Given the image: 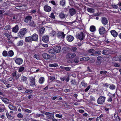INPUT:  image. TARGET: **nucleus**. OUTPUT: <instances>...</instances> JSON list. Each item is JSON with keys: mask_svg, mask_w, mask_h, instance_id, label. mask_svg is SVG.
<instances>
[{"mask_svg": "<svg viewBox=\"0 0 121 121\" xmlns=\"http://www.w3.org/2000/svg\"><path fill=\"white\" fill-rule=\"evenodd\" d=\"M85 34L83 32H81L75 35L76 38L80 41H82L85 37Z\"/></svg>", "mask_w": 121, "mask_h": 121, "instance_id": "obj_1", "label": "nucleus"}, {"mask_svg": "<svg viewBox=\"0 0 121 121\" xmlns=\"http://www.w3.org/2000/svg\"><path fill=\"white\" fill-rule=\"evenodd\" d=\"M27 30L26 28H23L21 29L18 34V36L20 38H22L23 36L27 32Z\"/></svg>", "mask_w": 121, "mask_h": 121, "instance_id": "obj_2", "label": "nucleus"}, {"mask_svg": "<svg viewBox=\"0 0 121 121\" xmlns=\"http://www.w3.org/2000/svg\"><path fill=\"white\" fill-rule=\"evenodd\" d=\"M76 56V54L74 53L70 52L68 53L66 56V58L67 59H71Z\"/></svg>", "mask_w": 121, "mask_h": 121, "instance_id": "obj_3", "label": "nucleus"}, {"mask_svg": "<svg viewBox=\"0 0 121 121\" xmlns=\"http://www.w3.org/2000/svg\"><path fill=\"white\" fill-rule=\"evenodd\" d=\"M105 97L102 96H100L97 100L98 104H102L105 102Z\"/></svg>", "mask_w": 121, "mask_h": 121, "instance_id": "obj_4", "label": "nucleus"}, {"mask_svg": "<svg viewBox=\"0 0 121 121\" xmlns=\"http://www.w3.org/2000/svg\"><path fill=\"white\" fill-rule=\"evenodd\" d=\"M29 80L30 82V86L33 87L36 86L34 77H30L29 78Z\"/></svg>", "mask_w": 121, "mask_h": 121, "instance_id": "obj_5", "label": "nucleus"}, {"mask_svg": "<svg viewBox=\"0 0 121 121\" xmlns=\"http://www.w3.org/2000/svg\"><path fill=\"white\" fill-rule=\"evenodd\" d=\"M61 47L59 46H57L54 47L53 48V50L56 53H59L61 51ZM53 50L52 49L50 51V52L51 51H52Z\"/></svg>", "mask_w": 121, "mask_h": 121, "instance_id": "obj_6", "label": "nucleus"}, {"mask_svg": "<svg viewBox=\"0 0 121 121\" xmlns=\"http://www.w3.org/2000/svg\"><path fill=\"white\" fill-rule=\"evenodd\" d=\"M58 37L59 38L63 39L65 37V35L64 34V32H59L57 34Z\"/></svg>", "mask_w": 121, "mask_h": 121, "instance_id": "obj_7", "label": "nucleus"}, {"mask_svg": "<svg viewBox=\"0 0 121 121\" xmlns=\"http://www.w3.org/2000/svg\"><path fill=\"white\" fill-rule=\"evenodd\" d=\"M105 28L103 26H100L99 28V31L101 35L104 34L105 32Z\"/></svg>", "mask_w": 121, "mask_h": 121, "instance_id": "obj_8", "label": "nucleus"}, {"mask_svg": "<svg viewBox=\"0 0 121 121\" xmlns=\"http://www.w3.org/2000/svg\"><path fill=\"white\" fill-rule=\"evenodd\" d=\"M23 60L21 58H18L15 60V62L17 65H20L22 63Z\"/></svg>", "mask_w": 121, "mask_h": 121, "instance_id": "obj_9", "label": "nucleus"}, {"mask_svg": "<svg viewBox=\"0 0 121 121\" xmlns=\"http://www.w3.org/2000/svg\"><path fill=\"white\" fill-rule=\"evenodd\" d=\"M31 38L32 41H37L38 40V36L36 34H34L32 35Z\"/></svg>", "mask_w": 121, "mask_h": 121, "instance_id": "obj_10", "label": "nucleus"}, {"mask_svg": "<svg viewBox=\"0 0 121 121\" xmlns=\"http://www.w3.org/2000/svg\"><path fill=\"white\" fill-rule=\"evenodd\" d=\"M45 30V28L43 27H42L39 29L38 32L40 36H42V35L44 33Z\"/></svg>", "mask_w": 121, "mask_h": 121, "instance_id": "obj_11", "label": "nucleus"}, {"mask_svg": "<svg viewBox=\"0 0 121 121\" xmlns=\"http://www.w3.org/2000/svg\"><path fill=\"white\" fill-rule=\"evenodd\" d=\"M42 41L45 43L48 42L49 40V37L47 35L44 36L42 37Z\"/></svg>", "mask_w": 121, "mask_h": 121, "instance_id": "obj_12", "label": "nucleus"}, {"mask_svg": "<svg viewBox=\"0 0 121 121\" xmlns=\"http://www.w3.org/2000/svg\"><path fill=\"white\" fill-rule=\"evenodd\" d=\"M32 17L30 16H27L24 18V21L26 23H27L29 21H30L32 19Z\"/></svg>", "mask_w": 121, "mask_h": 121, "instance_id": "obj_13", "label": "nucleus"}, {"mask_svg": "<svg viewBox=\"0 0 121 121\" xmlns=\"http://www.w3.org/2000/svg\"><path fill=\"white\" fill-rule=\"evenodd\" d=\"M101 22L104 25H106L108 22L107 19L105 17H102L101 19Z\"/></svg>", "mask_w": 121, "mask_h": 121, "instance_id": "obj_14", "label": "nucleus"}, {"mask_svg": "<svg viewBox=\"0 0 121 121\" xmlns=\"http://www.w3.org/2000/svg\"><path fill=\"white\" fill-rule=\"evenodd\" d=\"M69 12L70 15L71 16H73L76 13V11L74 9H70L69 10Z\"/></svg>", "mask_w": 121, "mask_h": 121, "instance_id": "obj_15", "label": "nucleus"}, {"mask_svg": "<svg viewBox=\"0 0 121 121\" xmlns=\"http://www.w3.org/2000/svg\"><path fill=\"white\" fill-rule=\"evenodd\" d=\"M67 39L68 41L71 42L74 39V37L70 35H68L67 36Z\"/></svg>", "mask_w": 121, "mask_h": 121, "instance_id": "obj_16", "label": "nucleus"}, {"mask_svg": "<svg viewBox=\"0 0 121 121\" xmlns=\"http://www.w3.org/2000/svg\"><path fill=\"white\" fill-rule=\"evenodd\" d=\"M20 80L21 82H26L28 78L27 77L23 75L21 76L20 77Z\"/></svg>", "mask_w": 121, "mask_h": 121, "instance_id": "obj_17", "label": "nucleus"}, {"mask_svg": "<svg viewBox=\"0 0 121 121\" xmlns=\"http://www.w3.org/2000/svg\"><path fill=\"white\" fill-rule=\"evenodd\" d=\"M97 60L100 61H105L106 60L105 57H103L102 56H99L97 57Z\"/></svg>", "mask_w": 121, "mask_h": 121, "instance_id": "obj_18", "label": "nucleus"}, {"mask_svg": "<svg viewBox=\"0 0 121 121\" xmlns=\"http://www.w3.org/2000/svg\"><path fill=\"white\" fill-rule=\"evenodd\" d=\"M0 99L2 100V101L4 102L6 104H9V100L5 98H4L0 96Z\"/></svg>", "mask_w": 121, "mask_h": 121, "instance_id": "obj_19", "label": "nucleus"}, {"mask_svg": "<svg viewBox=\"0 0 121 121\" xmlns=\"http://www.w3.org/2000/svg\"><path fill=\"white\" fill-rule=\"evenodd\" d=\"M44 10L46 12H49L51 9V7L49 6L45 5L44 7Z\"/></svg>", "mask_w": 121, "mask_h": 121, "instance_id": "obj_20", "label": "nucleus"}, {"mask_svg": "<svg viewBox=\"0 0 121 121\" xmlns=\"http://www.w3.org/2000/svg\"><path fill=\"white\" fill-rule=\"evenodd\" d=\"M110 32L112 35L114 37H116L118 33L117 32L114 30H111Z\"/></svg>", "mask_w": 121, "mask_h": 121, "instance_id": "obj_21", "label": "nucleus"}, {"mask_svg": "<svg viewBox=\"0 0 121 121\" xmlns=\"http://www.w3.org/2000/svg\"><path fill=\"white\" fill-rule=\"evenodd\" d=\"M101 53V52L100 51H96L95 52L91 54V55L94 56H98L100 55Z\"/></svg>", "mask_w": 121, "mask_h": 121, "instance_id": "obj_22", "label": "nucleus"}, {"mask_svg": "<svg viewBox=\"0 0 121 121\" xmlns=\"http://www.w3.org/2000/svg\"><path fill=\"white\" fill-rule=\"evenodd\" d=\"M32 41L31 37L29 36L25 38V41L26 42L30 43Z\"/></svg>", "mask_w": 121, "mask_h": 121, "instance_id": "obj_23", "label": "nucleus"}, {"mask_svg": "<svg viewBox=\"0 0 121 121\" xmlns=\"http://www.w3.org/2000/svg\"><path fill=\"white\" fill-rule=\"evenodd\" d=\"M9 107L11 110L16 111L17 110V108L16 107L11 104H9Z\"/></svg>", "mask_w": 121, "mask_h": 121, "instance_id": "obj_24", "label": "nucleus"}, {"mask_svg": "<svg viewBox=\"0 0 121 121\" xmlns=\"http://www.w3.org/2000/svg\"><path fill=\"white\" fill-rule=\"evenodd\" d=\"M42 56L43 57L46 59H48L50 58V55L47 53H43V54Z\"/></svg>", "mask_w": 121, "mask_h": 121, "instance_id": "obj_25", "label": "nucleus"}, {"mask_svg": "<svg viewBox=\"0 0 121 121\" xmlns=\"http://www.w3.org/2000/svg\"><path fill=\"white\" fill-rule=\"evenodd\" d=\"M18 25H16L13 28L12 31L15 33H16L18 31Z\"/></svg>", "mask_w": 121, "mask_h": 121, "instance_id": "obj_26", "label": "nucleus"}, {"mask_svg": "<svg viewBox=\"0 0 121 121\" xmlns=\"http://www.w3.org/2000/svg\"><path fill=\"white\" fill-rule=\"evenodd\" d=\"M51 114H49L48 115H47L46 116V118L47 119H53L54 118V115Z\"/></svg>", "mask_w": 121, "mask_h": 121, "instance_id": "obj_27", "label": "nucleus"}, {"mask_svg": "<svg viewBox=\"0 0 121 121\" xmlns=\"http://www.w3.org/2000/svg\"><path fill=\"white\" fill-rule=\"evenodd\" d=\"M90 59V58L87 56L85 57L80 59V60L82 61H85L89 60Z\"/></svg>", "mask_w": 121, "mask_h": 121, "instance_id": "obj_28", "label": "nucleus"}, {"mask_svg": "<svg viewBox=\"0 0 121 121\" xmlns=\"http://www.w3.org/2000/svg\"><path fill=\"white\" fill-rule=\"evenodd\" d=\"M59 16L60 17L61 19L64 18L66 17V15L62 12L59 13Z\"/></svg>", "mask_w": 121, "mask_h": 121, "instance_id": "obj_29", "label": "nucleus"}, {"mask_svg": "<svg viewBox=\"0 0 121 121\" xmlns=\"http://www.w3.org/2000/svg\"><path fill=\"white\" fill-rule=\"evenodd\" d=\"M14 54V52L12 50H10L8 52V56L12 57L13 56Z\"/></svg>", "mask_w": 121, "mask_h": 121, "instance_id": "obj_30", "label": "nucleus"}, {"mask_svg": "<svg viewBox=\"0 0 121 121\" xmlns=\"http://www.w3.org/2000/svg\"><path fill=\"white\" fill-rule=\"evenodd\" d=\"M29 25L33 27H35L36 25L34 21H31L29 23Z\"/></svg>", "mask_w": 121, "mask_h": 121, "instance_id": "obj_31", "label": "nucleus"}, {"mask_svg": "<svg viewBox=\"0 0 121 121\" xmlns=\"http://www.w3.org/2000/svg\"><path fill=\"white\" fill-rule=\"evenodd\" d=\"M6 115L8 119L11 120L13 119V117L11 115H9L8 112L6 113Z\"/></svg>", "mask_w": 121, "mask_h": 121, "instance_id": "obj_32", "label": "nucleus"}, {"mask_svg": "<svg viewBox=\"0 0 121 121\" xmlns=\"http://www.w3.org/2000/svg\"><path fill=\"white\" fill-rule=\"evenodd\" d=\"M43 116V117L44 116V115L43 114H34V117L36 118L37 117H39L40 116Z\"/></svg>", "mask_w": 121, "mask_h": 121, "instance_id": "obj_33", "label": "nucleus"}, {"mask_svg": "<svg viewBox=\"0 0 121 121\" xmlns=\"http://www.w3.org/2000/svg\"><path fill=\"white\" fill-rule=\"evenodd\" d=\"M17 88L18 89L19 91H20V92L22 93L24 91L23 89H24V87L22 86H21L19 87H17Z\"/></svg>", "mask_w": 121, "mask_h": 121, "instance_id": "obj_34", "label": "nucleus"}, {"mask_svg": "<svg viewBox=\"0 0 121 121\" xmlns=\"http://www.w3.org/2000/svg\"><path fill=\"white\" fill-rule=\"evenodd\" d=\"M96 30L95 27L93 26H90V30L92 32H94Z\"/></svg>", "mask_w": 121, "mask_h": 121, "instance_id": "obj_35", "label": "nucleus"}, {"mask_svg": "<svg viewBox=\"0 0 121 121\" xmlns=\"http://www.w3.org/2000/svg\"><path fill=\"white\" fill-rule=\"evenodd\" d=\"M70 82L72 85H75L77 84V82L75 79L71 80Z\"/></svg>", "mask_w": 121, "mask_h": 121, "instance_id": "obj_36", "label": "nucleus"}, {"mask_svg": "<svg viewBox=\"0 0 121 121\" xmlns=\"http://www.w3.org/2000/svg\"><path fill=\"white\" fill-rule=\"evenodd\" d=\"M3 35L5 36L7 38L8 40H10L11 37L10 35L8 33L4 32L3 33Z\"/></svg>", "mask_w": 121, "mask_h": 121, "instance_id": "obj_37", "label": "nucleus"}, {"mask_svg": "<svg viewBox=\"0 0 121 121\" xmlns=\"http://www.w3.org/2000/svg\"><path fill=\"white\" fill-rule=\"evenodd\" d=\"M12 75L13 77H16V79H18L19 76L18 75H17V73L16 71H15L12 73Z\"/></svg>", "mask_w": 121, "mask_h": 121, "instance_id": "obj_38", "label": "nucleus"}, {"mask_svg": "<svg viewBox=\"0 0 121 121\" xmlns=\"http://www.w3.org/2000/svg\"><path fill=\"white\" fill-rule=\"evenodd\" d=\"M44 81V78L43 77H41L40 78L39 82L40 84L43 83Z\"/></svg>", "mask_w": 121, "mask_h": 121, "instance_id": "obj_39", "label": "nucleus"}, {"mask_svg": "<svg viewBox=\"0 0 121 121\" xmlns=\"http://www.w3.org/2000/svg\"><path fill=\"white\" fill-rule=\"evenodd\" d=\"M3 56L4 57L8 56V52H7L5 50L4 51L2 52Z\"/></svg>", "mask_w": 121, "mask_h": 121, "instance_id": "obj_40", "label": "nucleus"}, {"mask_svg": "<svg viewBox=\"0 0 121 121\" xmlns=\"http://www.w3.org/2000/svg\"><path fill=\"white\" fill-rule=\"evenodd\" d=\"M26 89V90L25 91V93H26L30 94L32 93L33 91L32 90L29 89H27L26 88H25Z\"/></svg>", "mask_w": 121, "mask_h": 121, "instance_id": "obj_41", "label": "nucleus"}, {"mask_svg": "<svg viewBox=\"0 0 121 121\" xmlns=\"http://www.w3.org/2000/svg\"><path fill=\"white\" fill-rule=\"evenodd\" d=\"M50 35L51 36L54 37L56 35V32L55 31H52L50 32Z\"/></svg>", "mask_w": 121, "mask_h": 121, "instance_id": "obj_42", "label": "nucleus"}, {"mask_svg": "<svg viewBox=\"0 0 121 121\" xmlns=\"http://www.w3.org/2000/svg\"><path fill=\"white\" fill-rule=\"evenodd\" d=\"M87 10L88 12L91 13H93L94 12V10L91 8H88Z\"/></svg>", "mask_w": 121, "mask_h": 121, "instance_id": "obj_43", "label": "nucleus"}, {"mask_svg": "<svg viewBox=\"0 0 121 121\" xmlns=\"http://www.w3.org/2000/svg\"><path fill=\"white\" fill-rule=\"evenodd\" d=\"M108 50H103L102 54H103L106 55H108Z\"/></svg>", "mask_w": 121, "mask_h": 121, "instance_id": "obj_44", "label": "nucleus"}, {"mask_svg": "<svg viewBox=\"0 0 121 121\" xmlns=\"http://www.w3.org/2000/svg\"><path fill=\"white\" fill-rule=\"evenodd\" d=\"M11 26L9 25L6 26L4 28V29L6 30H10L11 29Z\"/></svg>", "mask_w": 121, "mask_h": 121, "instance_id": "obj_45", "label": "nucleus"}, {"mask_svg": "<svg viewBox=\"0 0 121 121\" xmlns=\"http://www.w3.org/2000/svg\"><path fill=\"white\" fill-rule=\"evenodd\" d=\"M65 0H62L60 2V4L62 6H64L65 5Z\"/></svg>", "mask_w": 121, "mask_h": 121, "instance_id": "obj_46", "label": "nucleus"}, {"mask_svg": "<svg viewBox=\"0 0 121 121\" xmlns=\"http://www.w3.org/2000/svg\"><path fill=\"white\" fill-rule=\"evenodd\" d=\"M18 15L17 14H16L14 15L13 17V19L14 20H16L18 18Z\"/></svg>", "mask_w": 121, "mask_h": 121, "instance_id": "obj_47", "label": "nucleus"}, {"mask_svg": "<svg viewBox=\"0 0 121 121\" xmlns=\"http://www.w3.org/2000/svg\"><path fill=\"white\" fill-rule=\"evenodd\" d=\"M23 110L25 112H28L29 113H30L32 111L31 110H29L26 108L23 109Z\"/></svg>", "mask_w": 121, "mask_h": 121, "instance_id": "obj_48", "label": "nucleus"}, {"mask_svg": "<svg viewBox=\"0 0 121 121\" xmlns=\"http://www.w3.org/2000/svg\"><path fill=\"white\" fill-rule=\"evenodd\" d=\"M58 65L56 63H54L53 64H49V66L50 67H56Z\"/></svg>", "mask_w": 121, "mask_h": 121, "instance_id": "obj_49", "label": "nucleus"}, {"mask_svg": "<svg viewBox=\"0 0 121 121\" xmlns=\"http://www.w3.org/2000/svg\"><path fill=\"white\" fill-rule=\"evenodd\" d=\"M25 68L23 67H21L18 69V72H22L24 69Z\"/></svg>", "mask_w": 121, "mask_h": 121, "instance_id": "obj_50", "label": "nucleus"}, {"mask_svg": "<svg viewBox=\"0 0 121 121\" xmlns=\"http://www.w3.org/2000/svg\"><path fill=\"white\" fill-rule=\"evenodd\" d=\"M82 85L84 87H86L87 85V84L84 81H83L81 82Z\"/></svg>", "mask_w": 121, "mask_h": 121, "instance_id": "obj_51", "label": "nucleus"}, {"mask_svg": "<svg viewBox=\"0 0 121 121\" xmlns=\"http://www.w3.org/2000/svg\"><path fill=\"white\" fill-rule=\"evenodd\" d=\"M115 86L113 84H112L109 86V88L113 90L115 89Z\"/></svg>", "mask_w": 121, "mask_h": 121, "instance_id": "obj_52", "label": "nucleus"}, {"mask_svg": "<svg viewBox=\"0 0 121 121\" xmlns=\"http://www.w3.org/2000/svg\"><path fill=\"white\" fill-rule=\"evenodd\" d=\"M23 43V41L22 40H20L18 43L17 44L18 45H22Z\"/></svg>", "mask_w": 121, "mask_h": 121, "instance_id": "obj_53", "label": "nucleus"}, {"mask_svg": "<svg viewBox=\"0 0 121 121\" xmlns=\"http://www.w3.org/2000/svg\"><path fill=\"white\" fill-rule=\"evenodd\" d=\"M77 48L76 47H72L70 49L72 52H74L76 50H77Z\"/></svg>", "mask_w": 121, "mask_h": 121, "instance_id": "obj_54", "label": "nucleus"}, {"mask_svg": "<svg viewBox=\"0 0 121 121\" xmlns=\"http://www.w3.org/2000/svg\"><path fill=\"white\" fill-rule=\"evenodd\" d=\"M112 101V96L111 95H109L107 101L111 102Z\"/></svg>", "mask_w": 121, "mask_h": 121, "instance_id": "obj_55", "label": "nucleus"}, {"mask_svg": "<svg viewBox=\"0 0 121 121\" xmlns=\"http://www.w3.org/2000/svg\"><path fill=\"white\" fill-rule=\"evenodd\" d=\"M103 86V87L106 88H107L109 86V84L107 83H106L105 84H104Z\"/></svg>", "mask_w": 121, "mask_h": 121, "instance_id": "obj_56", "label": "nucleus"}, {"mask_svg": "<svg viewBox=\"0 0 121 121\" xmlns=\"http://www.w3.org/2000/svg\"><path fill=\"white\" fill-rule=\"evenodd\" d=\"M79 58L78 57H75L74 59V62L76 63H78L79 61Z\"/></svg>", "mask_w": 121, "mask_h": 121, "instance_id": "obj_57", "label": "nucleus"}, {"mask_svg": "<svg viewBox=\"0 0 121 121\" xmlns=\"http://www.w3.org/2000/svg\"><path fill=\"white\" fill-rule=\"evenodd\" d=\"M34 57L37 60H39L40 59L39 56L37 54H35L34 56Z\"/></svg>", "mask_w": 121, "mask_h": 121, "instance_id": "obj_58", "label": "nucleus"}, {"mask_svg": "<svg viewBox=\"0 0 121 121\" xmlns=\"http://www.w3.org/2000/svg\"><path fill=\"white\" fill-rule=\"evenodd\" d=\"M2 106L3 107H2V108H1V107H0V112H3L4 111V104H2Z\"/></svg>", "mask_w": 121, "mask_h": 121, "instance_id": "obj_59", "label": "nucleus"}, {"mask_svg": "<svg viewBox=\"0 0 121 121\" xmlns=\"http://www.w3.org/2000/svg\"><path fill=\"white\" fill-rule=\"evenodd\" d=\"M111 6L114 9H117L118 8V6H117V5H114V4H112L111 5Z\"/></svg>", "mask_w": 121, "mask_h": 121, "instance_id": "obj_60", "label": "nucleus"}, {"mask_svg": "<svg viewBox=\"0 0 121 121\" xmlns=\"http://www.w3.org/2000/svg\"><path fill=\"white\" fill-rule=\"evenodd\" d=\"M17 117L19 118H21L23 117V115L21 113H19L18 114Z\"/></svg>", "mask_w": 121, "mask_h": 121, "instance_id": "obj_61", "label": "nucleus"}, {"mask_svg": "<svg viewBox=\"0 0 121 121\" xmlns=\"http://www.w3.org/2000/svg\"><path fill=\"white\" fill-rule=\"evenodd\" d=\"M94 51H95L94 49H90L88 50V52L90 53H93Z\"/></svg>", "mask_w": 121, "mask_h": 121, "instance_id": "obj_62", "label": "nucleus"}, {"mask_svg": "<svg viewBox=\"0 0 121 121\" xmlns=\"http://www.w3.org/2000/svg\"><path fill=\"white\" fill-rule=\"evenodd\" d=\"M112 60L113 61H115L118 60L117 56L114 57L112 58Z\"/></svg>", "mask_w": 121, "mask_h": 121, "instance_id": "obj_63", "label": "nucleus"}, {"mask_svg": "<svg viewBox=\"0 0 121 121\" xmlns=\"http://www.w3.org/2000/svg\"><path fill=\"white\" fill-rule=\"evenodd\" d=\"M24 7V6H17L16 7V8L17 9H23V7Z\"/></svg>", "mask_w": 121, "mask_h": 121, "instance_id": "obj_64", "label": "nucleus"}]
</instances>
